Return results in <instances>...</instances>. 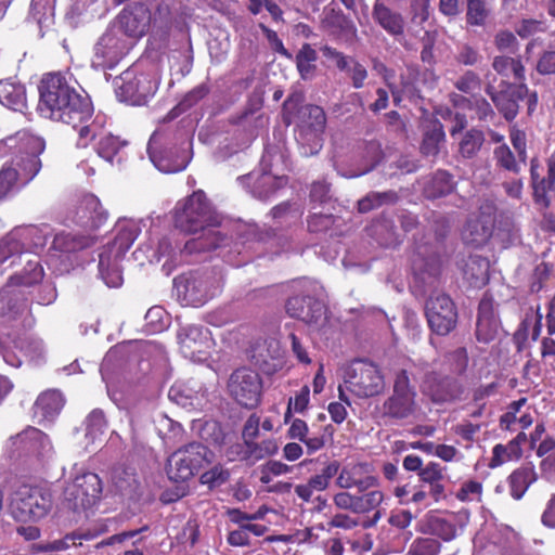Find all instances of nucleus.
Returning <instances> with one entry per match:
<instances>
[{"mask_svg": "<svg viewBox=\"0 0 555 555\" xmlns=\"http://www.w3.org/2000/svg\"><path fill=\"white\" fill-rule=\"evenodd\" d=\"M173 221L175 227L184 233H201L185 243L184 250L189 254L214 250L225 245L228 241L217 230L221 219L202 190L177 203Z\"/></svg>", "mask_w": 555, "mask_h": 555, "instance_id": "f257e3e1", "label": "nucleus"}, {"mask_svg": "<svg viewBox=\"0 0 555 555\" xmlns=\"http://www.w3.org/2000/svg\"><path fill=\"white\" fill-rule=\"evenodd\" d=\"M38 90V109L43 117L74 128L91 118L93 107L90 99L78 92L63 73L44 74Z\"/></svg>", "mask_w": 555, "mask_h": 555, "instance_id": "f03ea898", "label": "nucleus"}, {"mask_svg": "<svg viewBox=\"0 0 555 555\" xmlns=\"http://www.w3.org/2000/svg\"><path fill=\"white\" fill-rule=\"evenodd\" d=\"M411 375L420 382V388L435 403H446L460 399L464 387L459 379L441 375L426 362L413 364Z\"/></svg>", "mask_w": 555, "mask_h": 555, "instance_id": "7ed1b4c3", "label": "nucleus"}, {"mask_svg": "<svg viewBox=\"0 0 555 555\" xmlns=\"http://www.w3.org/2000/svg\"><path fill=\"white\" fill-rule=\"evenodd\" d=\"M214 453L201 442L188 443L176 450L167 460L169 479L180 482L191 479L199 469L209 465Z\"/></svg>", "mask_w": 555, "mask_h": 555, "instance_id": "20e7f679", "label": "nucleus"}, {"mask_svg": "<svg viewBox=\"0 0 555 555\" xmlns=\"http://www.w3.org/2000/svg\"><path fill=\"white\" fill-rule=\"evenodd\" d=\"M51 507L52 495L50 491L29 486L20 487L10 504L11 515L22 522L38 521L44 518Z\"/></svg>", "mask_w": 555, "mask_h": 555, "instance_id": "39448f33", "label": "nucleus"}, {"mask_svg": "<svg viewBox=\"0 0 555 555\" xmlns=\"http://www.w3.org/2000/svg\"><path fill=\"white\" fill-rule=\"evenodd\" d=\"M410 374L406 370L398 372L393 383V390L383 403V414L392 420L415 418L421 412L416 401V390L411 385Z\"/></svg>", "mask_w": 555, "mask_h": 555, "instance_id": "423d86ee", "label": "nucleus"}, {"mask_svg": "<svg viewBox=\"0 0 555 555\" xmlns=\"http://www.w3.org/2000/svg\"><path fill=\"white\" fill-rule=\"evenodd\" d=\"M135 240L133 231H120L112 243L102 247L99 254V272L105 284L118 287L122 283L120 261Z\"/></svg>", "mask_w": 555, "mask_h": 555, "instance_id": "0eeeda50", "label": "nucleus"}, {"mask_svg": "<svg viewBox=\"0 0 555 555\" xmlns=\"http://www.w3.org/2000/svg\"><path fill=\"white\" fill-rule=\"evenodd\" d=\"M147 154L152 164L164 173L182 171L189 164L185 151L168 141V137L156 131L147 144Z\"/></svg>", "mask_w": 555, "mask_h": 555, "instance_id": "6e6552de", "label": "nucleus"}, {"mask_svg": "<svg viewBox=\"0 0 555 555\" xmlns=\"http://www.w3.org/2000/svg\"><path fill=\"white\" fill-rule=\"evenodd\" d=\"M102 481L94 473L76 476L65 488L64 499L68 507L75 512L86 511L94 506L101 499Z\"/></svg>", "mask_w": 555, "mask_h": 555, "instance_id": "1a4fd4ad", "label": "nucleus"}, {"mask_svg": "<svg viewBox=\"0 0 555 555\" xmlns=\"http://www.w3.org/2000/svg\"><path fill=\"white\" fill-rule=\"evenodd\" d=\"M344 383L346 389L358 398L377 396L385 387L379 370L364 361H357L347 370Z\"/></svg>", "mask_w": 555, "mask_h": 555, "instance_id": "9d476101", "label": "nucleus"}, {"mask_svg": "<svg viewBox=\"0 0 555 555\" xmlns=\"http://www.w3.org/2000/svg\"><path fill=\"white\" fill-rule=\"evenodd\" d=\"M228 390L238 404L253 409L260 402L262 379L256 371L248 367H240L230 375Z\"/></svg>", "mask_w": 555, "mask_h": 555, "instance_id": "9b49d317", "label": "nucleus"}, {"mask_svg": "<svg viewBox=\"0 0 555 555\" xmlns=\"http://www.w3.org/2000/svg\"><path fill=\"white\" fill-rule=\"evenodd\" d=\"M425 311L428 326L436 335L446 336L455 328L457 311L449 296H431L426 302Z\"/></svg>", "mask_w": 555, "mask_h": 555, "instance_id": "f8f14e48", "label": "nucleus"}, {"mask_svg": "<svg viewBox=\"0 0 555 555\" xmlns=\"http://www.w3.org/2000/svg\"><path fill=\"white\" fill-rule=\"evenodd\" d=\"M49 236L48 225H28L15 229L3 240L4 253L10 255L4 257L2 262H5L15 254H23L24 251L30 254L36 249L44 247Z\"/></svg>", "mask_w": 555, "mask_h": 555, "instance_id": "ddd939ff", "label": "nucleus"}, {"mask_svg": "<svg viewBox=\"0 0 555 555\" xmlns=\"http://www.w3.org/2000/svg\"><path fill=\"white\" fill-rule=\"evenodd\" d=\"M182 354L193 362H204L209 358L214 341L210 332L202 325H184L178 332Z\"/></svg>", "mask_w": 555, "mask_h": 555, "instance_id": "4468645a", "label": "nucleus"}, {"mask_svg": "<svg viewBox=\"0 0 555 555\" xmlns=\"http://www.w3.org/2000/svg\"><path fill=\"white\" fill-rule=\"evenodd\" d=\"M175 286L186 305L203 306L219 293L220 280L207 275H190L176 279Z\"/></svg>", "mask_w": 555, "mask_h": 555, "instance_id": "2eb2a0df", "label": "nucleus"}, {"mask_svg": "<svg viewBox=\"0 0 555 555\" xmlns=\"http://www.w3.org/2000/svg\"><path fill=\"white\" fill-rule=\"evenodd\" d=\"M336 486L341 489L357 488L364 492L379 485L377 477L371 475L370 465L366 463H350L338 470Z\"/></svg>", "mask_w": 555, "mask_h": 555, "instance_id": "dca6fc26", "label": "nucleus"}, {"mask_svg": "<svg viewBox=\"0 0 555 555\" xmlns=\"http://www.w3.org/2000/svg\"><path fill=\"white\" fill-rule=\"evenodd\" d=\"M487 94L491 98L496 108L507 120L514 119L518 113V102L528 91L527 87L524 83H520L519 86L509 85L506 89L496 92L489 75L487 76Z\"/></svg>", "mask_w": 555, "mask_h": 555, "instance_id": "f3484780", "label": "nucleus"}, {"mask_svg": "<svg viewBox=\"0 0 555 555\" xmlns=\"http://www.w3.org/2000/svg\"><path fill=\"white\" fill-rule=\"evenodd\" d=\"M287 313L307 324L320 325L325 320L326 309L322 301L310 296H294L287 300Z\"/></svg>", "mask_w": 555, "mask_h": 555, "instance_id": "a211bd4d", "label": "nucleus"}, {"mask_svg": "<svg viewBox=\"0 0 555 555\" xmlns=\"http://www.w3.org/2000/svg\"><path fill=\"white\" fill-rule=\"evenodd\" d=\"M251 362L266 374H273L282 367V350L279 341L267 339L257 343L250 351Z\"/></svg>", "mask_w": 555, "mask_h": 555, "instance_id": "6ab92c4d", "label": "nucleus"}, {"mask_svg": "<svg viewBox=\"0 0 555 555\" xmlns=\"http://www.w3.org/2000/svg\"><path fill=\"white\" fill-rule=\"evenodd\" d=\"M169 399L184 409H202L206 402V390L196 380L176 383L168 391Z\"/></svg>", "mask_w": 555, "mask_h": 555, "instance_id": "aec40b11", "label": "nucleus"}, {"mask_svg": "<svg viewBox=\"0 0 555 555\" xmlns=\"http://www.w3.org/2000/svg\"><path fill=\"white\" fill-rule=\"evenodd\" d=\"M499 328L500 322L495 313L494 300L486 294L479 304L476 337L479 341L488 344L495 339Z\"/></svg>", "mask_w": 555, "mask_h": 555, "instance_id": "412c9836", "label": "nucleus"}, {"mask_svg": "<svg viewBox=\"0 0 555 555\" xmlns=\"http://www.w3.org/2000/svg\"><path fill=\"white\" fill-rule=\"evenodd\" d=\"M126 47L113 33H105L94 47V54L100 65L112 67L127 52Z\"/></svg>", "mask_w": 555, "mask_h": 555, "instance_id": "4be33fe9", "label": "nucleus"}, {"mask_svg": "<svg viewBox=\"0 0 555 555\" xmlns=\"http://www.w3.org/2000/svg\"><path fill=\"white\" fill-rule=\"evenodd\" d=\"M65 404L63 395L56 389L41 392L34 403V416L41 422H53Z\"/></svg>", "mask_w": 555, "mask_h": 555, "instance_id": "5701e85b", "label": "nucleus"}, {"mask_svg": "<svg viewBox=\"0 0 555 555\" xmlns=\"http://www.w3.org/2000/svg\"><path fill=\"white\" fill-rule=\"evenodd\" d=\"M447 467L441 466L437 462L427 463L418 473L420 481L429 487V495L439 502L446 498V476Z\"/></svg>", "mask_w": 555, "mask_h": 555, "instance_id": "b1692460", "label": "nucleus"}, {"mask_svg": "<svg viewBox=\"0 0 555 555\" xmlns=\"http://www.w3.org/2000/svg\"><path fill=\"white\" fill-rule=\"evenodd\" d=\"M18 263L25 262V267L20 274H15L10 278L8 287L12 285L16 286H31L39 283L43 278V269L36 255L20 254L17 256Z\"/></svg>", "mask_w": 555, "mask_h": 555, "instance_id": "393cba45", "label": "nucleus"}, {"mask_svg": "<svg viewBox=\"0 0 555 555\" xmlns=\"http://www.w3.org/2000/svg\"><path fill=\"white\" fill-rule=\"evenodd\" d=\"M16 443H20L26 452L36 456H46L52 450L49 437L35 427H29L17 435Z\"/></svg>", "mask_w": 555, "mask_h": 555, "instance_id": "a878e982", "label": "nucleus"}, {"mask_svg": "<svg viewBox=\"0 0 555 555\" xmlns=\"http://www.w3.org/2000/svg\"><path fill=\"white\" fill-rule=\"evenodd\" d=\"M489 261L481 256L472 255L463 266V276L469 286L480 288L489 281Z\"/></svg>", "mask_w": 555, "mask_h": 555, "instance_id": "bb28decb", "label": "nucleus"}, {"mask_svg": "<svg viewBox=\"0 0 555 555\" xmlns=\"http://www.w3.org/2000/svg\"><path fill=\"white\" fill-rule=\"evenodd\" d=\"M138 69L131 66L121 73L117 85L116 95L120 102L135 106L139 104V80Z\"/></svg>", "mask_w": 555, "mask_h": 555, "instance_id": "cd10ccee", "label": "nucleus"}, {"mask_svg": "<svg viewBox=\"0 0 555 555\" xmlns=\"http://www.w3.org/2000/svg\"><path fill=\"white\" fill-rule=\"evenodd\" d=\"M375 22L389 35L400 36L404 31V20L398 12L390 10L383 3H376L373 10Z\"/></svg>", "mask_w": 555, "mask_h": 555, "instance_id": "c85d7f7f", "label": "nucleus"}, {"mask_svg": "<svg viewBox=\"0 0 555 555\" xmlns=\"http://www.w3.org/2000/svg\"><path fill=\"white\" fill-rule=\"evenodd\" d=\"M235 449H241L243 454L241 455V461H248L251 464L274 455L279 450V444L274 439H267L259 443H255L254 440L247 441V443H237Z\"/></svg>", "mask_w": 555, "mask_h": 555, "instance_id": "c756f323", "label": "nucleus"}, {"mask_svg": "<svg viewBox=\"0 0 555 555\" xmlns=\"http://www.w3.org/2000/svg\"><path fill=\"white\" fill-rule=\"evenodd\" d=\"M508 485L511 495L515 500H520L530 485H532L537 480V473L533 466H521L515 469L508 476Z\"/></svg>", "mask_w": 555, "mask_h": 555, "instance_id": "7c9ffc66", "label": "nucleus"}, {"mask_svg": "<svg viewBox=\"0 0 555 555\" xmlns=\"http://www.w3.org/2000/svg\"><path fill=\"white\" fill-rule=\"evenodd\" d=\"M493 228L490 223L481 221L477 217H472L467 220L463 231L462 237L466 244L479 246L485 244L492 235Z\"/></svg>", "mask_w": 555, "mask_h": 555, "instance_id": "2f4dec72", "label": "nucleus"}, {"mask_svg": "<svg viewBox=\"0 0 555 555\" xmlns=\"http://www.w3.org/2000/svg\"><path fill=\"white\" fill-rule=\"evenodd\" d=\"M106 428L107 422L103 411L100 409L91 411L85 420L86 448L91 444L101 443Z\"/></svg>", "mask_w": 555, "mask_h": 555, "instance_id": "473e14b6", "label": "nucleus"}, {"mask_svg": "<svg viewBox=\"0 0 555 555\" xmlns=\"http://www.w3.org/2000/svg\"><path fill=\"white\" fill-rule=\"evenodd\" d=\"M116 25L127 37L137 40L139 37V4L131 2L118 14ZM133 41L130 47H133Z\"/></svg>", "mask_w": 555, "mask_h": 555, "instance_id": "72a5a7b5", "label": "nucleus"}, {"mask_svg": "<svg viewBox=\"0 0 555 555\" xmlns=\"http://www.w3.org/2000/svg\"><path fill=\"white\" fill-rule=\"evenodd\" d=\"M0 102L14 111L25 108L26 92L24 86L10 80L0 81Z\"/></svg>", "mask_w": 555, "mask_h": 555, "instance_id": "f704fd0d", "label": "nucleus"}, {"mask_svg": "<svg viewBox=\"0 0 555 555\" xmlns=\"http://www.w3.org/2000/svg\"><path fill=\"white\" fill-rule=\"evenodd\" d=\"M78 212L81 214L80 219H87L86 223H90L91 227H99L106 219V212L93 194H87L81 198Z\"/></svg>", "mask_w": 555, "mask_h": 555, "instance_id": "c9c22d12", "label": "nucleus"}, {"mask_svg": "<svg viewBox=\"0 0 555 555\" xmlns=\"http://www.w3.org/2000/svg\"><path fill=\"white\" fill-rule=\"evenodd\" d=\"M492 67L503 78L519 82L525 79V67L519 59L498 55L493 59Z\"/></svg>", "mask_w": 555, "mask_h": 555, "instance_id": "e433bc0d", "label": "nucleus"}, {"mask_svg": "<svg viewBox=\"0 0 555 555\" xmlns=\"http://www.w3.org/2000/svg\"><path fill=\"white\" fill-rule=\"evenodd\" d=\"M492 10L491 0H466V23L470 26H485Z\"/></svg>", "mask_w": 555, "mask_h": 555, "instance_id": "4c0bfd02", "label": "nucleus"}, {"mask_svg": "<svg viewBox=\"0 0 555 555\" xmlns=\"http://www.w3.org/2000/svg\"><path fill=\"white\" fill-rule=\"evenodd\" d=\"M308 113H309V117H311L313 119V121L311 122L313 132L310 133L313 144L309 149L306 147L305 145L301 146L300 153L304 156H311V155L317 154L320 151L322 144H321V139L319 138L318 133L323 130L325 120H326L325 114L320 106H309Z\"/></svg>", "mask_w": 555, "mask_h": 555, "instance_id": "58836bf2", "label": "nucleus"}, {"mask_svg": "<svg viewBox=\"0 0 555 555\" xmlns=\"http://www.w3.org/2000/svg\"><path fill=\"white\" fill-rule=\"evenodd\" d=\"M317 60V51L309 43L302 44L296 55V66L302 79L307 80L312 77Z\"/></svg>", "mask_w": 555, "mask_h": 555, "instance_id": "ea45409f", "label": "nucleus"}, {"mask_svg": "<svg viewBox=\"0 0 555 555\" xmlns=\"http://www.w3.org/2000/svg\"><path fill=\"white\" fill-rule=\"evenodd\" d=\"M521 453V448L511 441L507 444H495L492 450V457L489 466L492 468L501 466L508 461L519 459Z\"/></svg>", "mask_w": 555, "mask_h": 555, "instance_id": "a19ab883", "label": "nucleus"}, {"mask_svg": "<svg viewBox=\"0 0 555 555\" xmlns=\"http://www.w3.org/2000/svg\"><path fill=\"white\" fill-rule=\"evenodd\" d=\"M287 183L285 177H275L270 172L264 171L260 179L257 181L255 186V193L261 199H267L278 189L284 186Z\"/></svg>", "mask_w": 555, "mask_h": 555, "instance_id": "79ce46f5", "label": "nucleus"}, {"mask_svg": "<svg viewBox=\"0 0 555 555\" xmlns=\"http://www.w3.org/2000/svg\"><path fill=\"white\" fill-rule=\"evenodd\" d=\"M493 157L500 168L515 175L520 172L522 162L516 159L514 153L505 143L494 149Z\"/></svg>", "mask_w": 555, "mask_h": 555, "instance_id": "37998d69", "label": "nucleus"}, {"mask_svg": "<svg viewBox=\"0 0 555 555\" xmlns=\"http://www.w3.org/2000/svg\"><path fill=\"white\" fill-rule=\"evenodd\" d=\"M88 246V240L76 236L72 233L56 234L52 242V247L62 253H73Z\"/></svg>", "mask_w": 555, "mask_h": 555, "instance_id": "c03bdc74", "label": "nucleus"}, {"mask_svg": "<svg viewBox=\"0 0 555 555\" xmlns=\"http://www.w3.org/2000/svg\"><path fill=\"white\" fill-rule=\"evenodd\" d=\"M428 531L441 538L443 541H451L456 537V527L453 521L446 518L431 516L427 520Z\"/></svg>", "mask_w": 555, "mask_h": 555, "instance_id": "a18cd8bd", "label": "nucleus"}, {"mask_svg": "<svg viewBox=\"0 0 555 555\" xmlns=\"http://www.w3.org/2000/svg\"><path fill=\"white\" fill-rule=\"evenodd\" d=\"M397 201L395 192H372L358 202L360 212H367L383 204H392Z\"/></svg>", "mask_w": 555, "mask_h": 555, "instance_id": "49530a36", "label": "nucleus"}, {"mask_svg": "<svg viewBox=\"0 0 555 555\" xmlns=\"http://www.w3.org/2000/svg\"><path fill=\"white\" fill-rule=\"evenodd\" d=\"M444 141V132L441 126H435L431 130L427 131L422 142V153L425 156L435 157L440 151V145Z\"/></svg>", "mask_w": 555, "mask_h": 555, "instance_id": "de8ad7c7", "label": "nucleus"}, {"mask_svg": "<svg viewBox=\"0 0 555 555\" xmlns=\"http://www.w3.org/2000/svg\"><path fill=\"white\" fill-rule=\"evenodd\" d=\"M339 470V463L337 461H332L326 464V466L321 470L320 474H317L309 478L308 483L314 491H324L327 489L331 479L337 475Z\"/></svg>", "mask_w": 555, "mask_h": 555, "instance_id": "09e8293b", "label": "nucleus"}, {"mask_svg": "<svg viewBox=\"0 0 555 555\" xmlns=\"http://www.w3.org/2000/svg\"><path fill=\"white\" fill-rule=\"evenodd\" d=\"M144 328L147 334H155L166 328V312L159 306H154L144 315Z\"/></svg>", "mask_w": 555, "mask_h": 555, "instance_id": "8fccbe9b", "label": "nucleus"}, {"mask_svg": "<svg viewBox=\"0 0 555 555\" xmlns=\"http://www.w3.org/2000/svg\"><path fill=\"white\" fill-rule=\"evenodd\" d=\"M373 490L357 495V514H366L375 511L384 501V492L372 488Z\"/></svg>", "mask_w": 555, "mask_h": 555, "instance_id": "3c124183", "label": "nucleus"}, {"mask_svg": "<svg viewBox=\"0 0 555 555\" xmlns=\"http://www.w3.org/2000/svg\"><path fill=\"white\" fill-rule=\"evenodd\" d=\"M483 143V134L479 130L467 131L460 142V153L466 158L473 157Z\"/></svg>", "mask_w": 555, "mask_h": 555, "instance_id": "603ef678", "label": "nucleus"}, {"mask_svg": "<svg viewBox=\"0 0 555 555\" xmlns=\"http://www.w3.org/2000/svg\"><path fill=\"white\" fill-rule=\"evenodd\" d=\"M127 142H121L118 138L106 134L100 139L98 144V154L107 162H112L114 156L119 151L120 146L126 145Z\"/></svg>", "mask_w": 555, "mask_h": 555, "instance_id": "864d4df0", "label": "nucleus"}, {"mask_svg": "<svg viewBox=\"0 0 555 555\" xmlns=\"http://www.w3.org/2000/svg\"><path fill=\"white\" fill-rule=\"evenodd\" d=\"M540 184L538 192L543 194L542 207L547 208L550 206L548 192L553 191L555 188V151L547 159V176Z\"/></svg>", "mask_w": 555, "mask_h": 555, "instance_id": "5fc2aeb1", "label": "nucleus"}, {"mask_svg": "<svg viewBox=\"0 0 555 555\" xmlns=\"http://www.w3.org/2000/svg\"><path fill=\"white\" fill-rule=\"evenodd\" d=\"M440 550V542L434 538H418L410 546L413 555H438Z\"/></svg>", "mask_w": 555, "mask_h": 555, "instance_id": "6e6d98bb", "label": "nucleus"}, {"mask_svg": "<svg viewBox=\"0 0 555 555\" xmlns=\"http://www.w3.org/2000/svg\"><path fill=\"white\" fill-rule=\"evenodd\" d=\"M441 262L438 256H430L425 259L417 254L413 258V269L422 274H428L429 276H436L440 272Z\"/></svg>", "mask_w": 555, "mask_h": 555, "instance_id": "4d7b16f0", "label": "nucleus"}, {"mask_svg": "<svg viewBox=\"0 0 555 555\" xmlns=\"http://www.w3.org/2000/svg\"><path fill=\"white\" fill-rule=\"evenodd\" d=\"M230 477L229 470L222 465H215L209 470L201 476V482L207 485L209 488H215L223 485Z\"/></svg>", "mask_w": 555, "mask_h": 555, "instance_id": "13d9d810", "label": "nucleus"}, {"mask_svg": "<svg viewBox=\"0 0 555 555\" xmlns=\"http://www.w3.org/2000/svg\"><path fill=\"white\" fill-rule=\"evenodd\" d=\"M480 78L476 73L467 70L456 80L455 87L457 90L470 94L480 89Z\"/></svg>", "mask_w": 555, "mask_h": 555, "instance_id": "bf43d9fd", "label": "nucleus"}, {"mask_svg": "<svg viewBox=\"0 0 555 555\" xmlns=\"http://www.w3.org/2000/svg\"><path fill=\"white\" fill-rule=\"evenodd\" d=\"M115 486L120 491H127L137 483L135 474L133 470L129 472L127 468H116L113 474Z\"/></svg>", "mask_w": 555, "mask_h": 555, "instance_id": "052dcab7", "label": "nucleus"}, {"mask_svg": "<svg viewBox=\"0 0 555 555\" xmlns=\"http://www.w3.org/2000/svg\"><path fill=\"white\" fill-rule=\"evenodd\" d=\"M509 139L515 149L517 156L520 162H526L527 159V143H526V133L515 126H513L509 130Z\"/></svg>", "mask_w": 555, "mask_h": 555, "instance_id": "680f3d73", "label": "nucleus"}, {"mask_svg": "<svg viewBox=\"0 0 555 555\" xmlns=\"http://www.w3.org/2000/svg\"><path fill=\"white\" fill-rule=\"evenodd\" d=\"M545 29V24L542 21L522 20L516 27V33L521 38H528L538 33H543Z\"/></svg>", "mask_w": 555, "mask_h": 555, "instance_id": "e2e57ef3", "label": "nucleus"}, {"mask_svg": "<svg viewBox=\"0 0 555 555\" xmlns=\"http://www.w3.org/2000/svg\"><path fill=\"white\" fill-rule=\"evenodd\" d=\"M208 92L209 88L205 83H202L195 87L193 90H191L188 94H185L183 100L179 103L178 107L181 111H185L195 105L202 99H204L208 94Z\"/></svg>", "mask_w": 555, "mask_h": 555, "instance_id": "0e129e2a", "label": "nucleus"}, {"mask_svg": "<svg viewBox=\"0 0 555 555\" xmlns=\"http://www.w3.org/2000/svg\"><path fill=\"white\" fill-rule=\"evenodd\" d=\"M142 354L146 357L153 354L155 357V363L159 366H164L166 364L167 357L164 348L159 345L154 344V341H141V356Z\"/></svg>", "mask_w": 555, "mask_h": 555, "instance_id": "69168bd1", "label": "nucleus"}, {"mask_svg": "<svg viewBox=\"0 0 555 555\" xmlns=\"http://www.w3.org/2000/svg\"><path fill=\"white\" fill-rule=\"evenodd\" d=\"M481 59V55L479 52L468 46V44H462L459 48L457 54H456V61L460 64L466 65V66H474L476 65Z\"/></svg>", "mask_w": 555, "mask_h": 555, "instance_id": "338daca9", "label": "nucleus"}, {"mask_svg": "<svg viewBox=\"0 0 555 555\" xmlns=\"http://www.w3.org/2000/svg\"><path fill=\"white\" fill-rule=\"evenodd\" d=\"M447 359L456 374H463L465 372L468 364V357L464 348H457L456 350L448 353Z\"/></svg>", "mask_w": 555, "mask_h": 555, "instance_id": "774afa93", "label": "nucleus"}]
</instances>
